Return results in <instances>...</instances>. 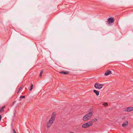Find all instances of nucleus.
<instances>
[{"label": "nucleus", "instance_id": "nucleus-14", "mask_svg": "<svg viewBox=\"0 0 133 133\" xmlns=\"http://www.w3.org/2000/svg\"><path fill=\"white\" fill-rule=\"evenodd\" d=\"M97 119H96V118H94V119H93L92 120V123L93 122H96L97 121Z\"/></svg>", "mask_w": 133, "mask_h": 133}, {"label": "nucleus", "instance_id": "nucleus-22", "mask_svg": "<svg viewBox=\"0 0 133 133\" xmlns=\"http://www.w3.org/2000/svg\"><path fill=\"white\" fill-rule=\"evenodd\" d=\"M14 133H16L15 131H14Z\"/></svg>", "mask_w": 133, "mask_h": 133}, {"label": "nucleus", "instance_id": "nucleus-11", "mask_svg": "<svg viewBox=\"0 0 133 133\" xmlns=\"http://www.w3.org/2000/svg\"><path fill=\"white\" fill-rule=\"evenodd\" d=\"M55 120L54 119H51V118H50L49 121V123L50 124L52 123Z\"/></svg>", "mask_w": 133, "mask_h": 133}, {"label": "nucleus", "instance_id": "nucleus-3", "mask_svg": "<svg viewBox=\"0 0 133 133\" xmlns=\"http://www.w3.org/2000/svg\"><path fill=\"white\" fill-rule=\"evenodd\" d=\"M103 85L102 84H99L97 83H96L95 84V87L97 89H101Z\"/></svg>", "mask_w": 133, "mask_h": 133}, {"label": "nucleus", "instance_id": "nucleus-4", "mask_svg": "<svg viewBox=\"0 0 133 133\" xmlns=\"http://www.w3.org/2000/svg\"><path fill=\"white\" fill-rule=\"evenodd\" d=\"M111 74V71L109 70H107L105 73L104 75L105 76H108Z\"/></svg>", "mask_w": 133, "mask_h": 133}, {"label": "nucleus", "instance_id": "nucleus-9", "mask_svg": "<svg viewBox=\"0 0 133 133\" xmlns=\"http://www.w3.org/2000/svg\"><path fill=\"white\" fill-rule=\"evenodd\" d=\"M128 121L125 122H124L122 125V126L123 127H125L128 125Z\"/></svg>", "mask_w": 133, "mask_h": 133}, {"label": "nucleus", "instance_id": "nucleus-2", "mask_svg": "<svg viewBox=\"0 0 133 133\" xmlns=\"http://www.w3.org/2000/svg\"><path fill=\"white\" fill-rule=\"evenodd\" d=\"M107 20L108 21H106V22L109 26L111 25V23H113L114 22V19L113 17L109 18Z\"/></svg>", "mask_w": 133, "mask_h": 133}, {"label": "nucleus", "instance_id": "nucleus-20", "mask_svg": "<svg viewBox=\"0 0 133 133\" xmlns=\"http://www.w3.org/2000/svg\"><path fill=\"white\" fill-rule=\"evenodd\" d=\"M25 98V96H20V98Z\"/></svg>", "mask_w": 133, "mask_h": 133}, {"label": "nucleus", "instance_id": "nucleus-21", "mask_svg": "<svg viewBox=\"0 0 133 133\" xmlns=\"http://www.w3.org/2000/svg\"><path fill=\"white\" fill-rule=\"evenodd\" d=\"M1 115H0V121H1Z\"/></svg>", "mask_w": 133, "mask_h": 133}, {"label": "nucleus", "instance_id": "nucleus-23", "mask_svg": "<svg viewBox=\"0 0 133 133\" xmlns=\"http://www.w3.org/2000/svg\"><path fill=\"white\" fill-rule=\"evenodd\" d=\"M13 131H14V132L15 131L14 129H13Z\"/></svg>", "mask_w": 133, "mask_h": 133}, {"label": "nucleus", "instance_id": "nucleus-16", "mask_svg": "<svg viewBox=\"0 0 133 133\" xmlns=\"http://www.w3.org/2000/svg\"><path fill=\"white\" fill-rule=\"evenodd\" d=\"M23 88L22 87H20V88H19V89H18V90L17 92V93H18Z\"/></svg>", "mask_w": 133, "mask_h": 133}, {"label": "nucleus", "instance_id": "nucleus-15", "mask_svg": "<svg viewBox=\"0 0 133 133\" xmlns=\"http://www.w3.org/2000/svg\"><path fill=\"white\" fill-rule=\"evenodd\" d=\"M43 70H42L40 72V74H39V76L40 77H42V74H43Z\"/></svg>", "mask_w": 133, "mask_h": 133}, {"label": "nucleus", "instance_id": "nucleus-18", "mask_svg": "<svg viewBox=\"0 0 133 133\" xmlns=\"http://www.w3.org/2000/svg\"><path fill=\"white\" fill-rule=\"evenodd\" d=\"M51 124L49 123H48L47 125V127L48 128H49V127H50L51 125Z\"/></svg>", "mask_w": 133, "mask_h": 133}, {"label": "nucleus", "instance_id": "nucleus-13", "mask_svg": "<svg viewBox=\"0 0 133 133\" xmlns=\"http://www.w3.org/2000/svg\"><path fill=\"white\" fill-rule=\"evenodd\" d=\"M5 107V106H4L1 109H0V112H2L4 111V109Z\"/></svg>", "mask_w": 133, "mask_h": 133}, {"label": "nucleus", "instance_id": "nucleus-8", "mask_svg": "<svg viewBox=\"0 0 133 133\" xmlns=\"http://www.w3.org/2000/svg\"><path fill=\"white\" fill-rule=\"evenodd\" d=\"M55 115V112H53L51 115V119H55L56 117Z\"/></svg>", "mask_w": 133, "mask_h": 133}, {"label": "nucleus", "instance_id": "nucleus-6", "mask_svg": "<svg viewBox=\"0 0 133 133\" xmlns=\"http://www.w3.org/2000/svg\"><path fill=\"white\" fill-rule=\"evenodd\" d=\"M133 110V107H130L128 108L127 109V111L128 112H130Z\"/></svg>", "mask_w": 133, "mask_h": 133}, {"label": "nucleus", "instance_id": "nucleus-19", "mask_svg": "<svg viewBox=\"0 0 133 133\" xmlns=\"http://www.w3.org/2000/svg\"><path fill=\"white\" fill-rule=\"evenodd\" d=\"M108 105L107 103L105 102L103 104V105L105 106H107Z\"/></svg>", "mask_w": 133, "mask_h": 133}, {"label": "nucleus", "instance_id": "nucleus-1", "mask_svg": "<svg viewBox=\"0 0 133 133\" xmlns=\"http://www.w3.org/2000/svg\"><path fill=\"white\" fill-rule=\"evenodd\" d=\"M92 115V112H89L83 117V121H87L89 120L90 118Z\"/></svg>", "mask_w": 133, "mask_h": 133}, {"label": "nucleus", "instance_id": "nucleus-10", "mask_svg": "<svg viewBox=\"0 0 133 133\" xmlns=\"http://www.w3.org/2000/svg\"><path fill=\"white\" fill-rule=\"evenodd\" d=\"M93 91L96 94L97 96H98L99 95V92L98 91L96 90H94Z\"/></svg>", "mask_w": 133, "mask_h": 133}, {"label": "nucleus", "instance_id": "nucleus-17", "mask_svg": "<svg viewBox=\"0 0 133 133\" xmlns=\"http://www.w3.org/2000/svg\"><path fill=\"white\" fill-rule=\"evenodd\" d=\"M33 87V85L32 84H31V86L30 88V90L31 91Z\"/></svg>", "mask_w": 133, "mask_h": 133}, {"label": "nucleus", "instance_id": "nucleus-7", "mask_svg": "<svg viewBox=\"0 0 133 133\" xmlns=\"http://www.w3.org/2000/svg\"><path fill=\"white\" fill-rule=\"evenodd\" d=\"M86 124H87V126H88V127L92 126L93 124L92 122L91 121L89 122L86 123Z\"/></svg>", "mask_w": 133, "mask_h": 133}, {"label": "nucleus", "instance_id": "nucleus-5", "mask_svg": "<svg viewBox=\"0 0 133 133\" xmlns=\"http://www.w3.org/2000/svg\"><path fill=\"white\" fill-rule=\"evenodd\" d=\"M59 73L62 74L63 75H67L68 74L69 72L68 71H61Z\"/></svg>", "mask_w": 133, "mask_h": 133}, {"label": "nucleus", "instance_id": "nucleus-24", "mask_svg": "<svg viewBox=\"0 0 133 133\" xmlns=\"http://www.w3.org/2000/svg\"><path fill=\"white\" fill-rule=\"evenodd\" d=\"M15 102H13V103H14H14H15Z\"/></svg>", "mask_w": 133, "mask_h": 133}, {"label": "nucleus", "instance_id": "nucleus-12", "mask_svg": "<svg viewBox=\"0 0 133 133\" xmlns=\"http://www.w3.org/2000/svg\"><path fill=\"white\" fill-rule=\"evenodd\" d=\"M82 128H86L88 127V126H87V124H86V123H84L82 125Z\"/></svg>", "mask_w": 133, "mask_h": 133}]
</instances>
